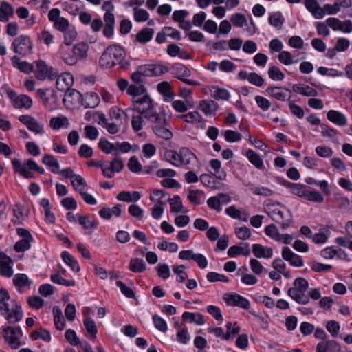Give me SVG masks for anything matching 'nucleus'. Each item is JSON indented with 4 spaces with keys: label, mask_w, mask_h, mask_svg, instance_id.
Returning <instances> with one entry per match:
<instances>
[{
    "label": "nucleus",
    "mask_w": 352,
    "mask_h": 352,
    "mask_svg": "<svg viewBox=\"0 0 352 352\" xmlns=\"http://www.w3.org/2000/svg\"><path fill=\"white\" fill-rule=\"evenodd\" d=\"M125 56L126 53L122 47L118 45H111L102 52L99 64L101 67L111 68L117 63H122Z\"/></svg>",
    "instance_id": "f257e3e1"
},
{
    "label": "nucleus",
    "mask_w": 352,
    "mask_h": 352,
    "mask_svg": "<svg viewBox=\"0 0 352 352\" xmlns=\"http://www.w3.org/2000/svg\"><path fill=\"white\" fill-rule=\"evenodd\" d=\"M143 103H146L147 104L146 109H138V113L142 115L144 118L151 121L154 125H161L165 124V126L169 125V122L166 118V114L164 113H157L155 111L154 104L151 103L148 98H145L143 100H142Z\"/></svg>",
    "instance_id": "f03ea898"
},
{
    "label": "nucleus",
    "mask_w": 352,
    "mask_h": 352,
    "mask_svg": "<svg viewBox=\"0 0 352 352\" xmlns=\"http://www.w3.org/2000/svg\"><path fill=\"white\" fill-rule=\"evenodd\" d=\"M14 53L26 56L32 53L33 43L27 35H20L15 38L12 43Z\"/></svg>",
    "instance_id": "7ed1b4c3"
},
{
    "label": "nucleus",
    "mask_w": 352,
    "mask_h": 352,
    "mask_svg": "<svg viewBox=\"0 0 352 352\" xmlns=\"http://www.w3.org/2000/svg\"><path fill=\"white\" fill-rule=\"evenodd\" d=\"M3 337L12 349H18L21 345L19 337L23 336V332L19 326H6L2 327Z\"/></svg>",
    "instance_id": "20e7f679"
},
{
    "label": "nucleus",
    "mask_w": 352,
    "mask_h": 352,
    "mask_svg": "<svg viewBox=\"0 0 352 352\" xmlns=\"http://www.w3.org/2000/svg\"><path fill=\"white\" fill-rule=\"evenodd\" d=\"M169 69L175 78L188 85L198 86L200 84L197 81L186 78L190 77L192 73L189 68L182 63H174Z\"/></svg>",
    "instance_id": "39448f33"
},
{
    "label": "nucleus",
    "mask_w": 352,
    "mask_h": 352,
    "mask_svg": "<svg viewBox=\"0 0 352 352\" xmlns=\"http://www.w3.org/2000/svg\"><path fill=\"white\" fill-rule=\"evenodd\" d=\"M8 97L12 102V105L16 109L25 108L29 109L32 106V100L27 95L21 94L18 96L14 90H9L7 92Z\"/></svg>",
    "instance_id": "423d86ee"
},
{
    "label": "nucleus",
    "mask_w": 352,
    "mask_h": 352,
    "mask_svg": "<svg viewBox=\"0 0 352 352\" xmlns=\"http://www.w3.org/2000/svg\"><path fill=\"white\" fill-rule=\"evenodd\" d=\"M223 300L228 305L236 306L245 310L250 308V301L245 297L236 293H227L223 296Z\"/></svg>",
    "instance_id": "0eeeda50"
},
{
    "label": "nucleus",
    "mask_w": 352,
    "mask_h": 352,
    "mask_svg": "<svg viewBox=\"0 0 352 352\" xmlns=\"http://www.w3.org/2000/svg\"><path fill=\"white\" fill-rule=\"evenodd\" d=\"M12 259L4 252H0V274L10 278L13 275Z\"/></svg>",
    "instance_id": "6e6552de"
},
{
    "label": "nucleus",
    "mask_w": 352,
    "mask_h": 352,
    "mask_svg": "<svg viewBox=\"0 0 352 352\" xmlns=\"http://www.w3.org/2000/svg\"><path fill=\"white\" fill-rule=\"evenodd\" d=\"M282 256L284 260L288 261L292 266L302 267L304 265V261L301 256L294 253L287 246L283 248Z\"/></svg>",
    "instance_id": "1a4fd4ad"
},
{
    "label": "nucleus",
    "mask_w": 352,
    "mask_h": 352,
    "mask_svg": "<svg viewBox=\"0 0 352 352\" xmlns=\"http://www.w3.org/2000/svg\"><path fill=\"white\" fill-rule=\"evenodd\" d=\"M143 72L145 73L147 76H159L169 72V68L166 66L159 64H146L143 65V67L140 69Z\"/></svg>",
    "instance_id": "9d476101"
},
{
    "label": "nucleus",
    "mask_w": 352,
    "mask_h": 352,
    "mask_svg": "<svg viewBox=\"0 0 352 352\" xmlns=\"http://www.w3.org/2000/svg\"><path fill=\"white\" fill-rule=\"evenodd\" d=\"M273 214L274 216L273 220L280 224L283 229L289 227L293 222L292 214L290 210H287L286 214L281 210H274Z\"/></svg>",
    "instance_id": "9b49d317"
},
{
    "label": "nucleus",
    "mask_w": 352,
    "mask_h": 352,
    "mask_svg": "<svg viewBox=\"0 0 352 352\" xmlns=\"http://www.w3.org/2000/svg\"><path fill=\"white\" fill-rule=\"evenodd\" d=\"M340 344L334 340H327L319 342L316 345V352H341Z\"/></svg>",
    "instance_id": "f8f14e48"
},
{
    "label": "nucleus",
    "mask_w": 352,
    "mask_h": 352,
    "mask_svg": "<svg viewBox=\"0 0 352 352\" xmlns=\"http://www.w3.org/2000/svg\"><path fill=\"white\" fill-rule=\"evenodd\" d=\"M74 83V77L69 73L65 72L59 75L56 79V88L60 91H65L70 88Z\"/></svg>",
    "instance_id": "ddd939ff"
},
{
    "label": "nucleus",
    "mask_w": 352,
    "mask_h": 352,
    "mask_svg": "<svg viewBox=\"0 0 352 352\" xmlns=\"http://www.w3.org/2000/svg\"><path fill=\"white\" fill-rule=\"evenodd\" d=\"M80 102L85 108H95L100 104V98L96 92L86 93L82 94Z\"/></svg>",
    "instance_id": "4468645a"
},
{
    "label": "nucleus",
    "mask_w": 352,
    "mask_h": 352,
    "mask_svg": "<svg viewBox=\"0 0 352 352\" xmlns=\"http://www.w3.org/2000/svg\"><path fill=\"white\" fill-rule=\"evenodd\" d=\"M327 119L336 125L344 126L347 124V118L342 112L330 110L327 113Z\"/></svg>",
    "instance_id": "2eb2a0df"
},
{
    "label": "nucleus",
    "mask_w": 352,
    "mask_h": 352,
    "mask_svg": "<svg viewBox=\"0 0 352 352\" xmlns=\"http://www.w3.org/2000/svg\"><path fill=\"white\" fill-rule=\"evenodd\" d=\"M252 252L256 258H270L273 255L272 248L263 246L258 243L252 245Z\"/></svg>",
    "instance_id": "dca6fc26"
},
{
    "label": "nucleus",
    "mask_w": 352,
    "mask_h": 352,
    "mask_svg": "<svg viewBox=\"0 0 352 352\" xmlns=\"http://www.w3.org/2000/svg\"><path fill=\"white\" fill-rule=\"evenodd\" d=\"M36 69H34L36 78L39 80H44L47 77L49 67L45 61L43 60H36L34 62Z\"/></svg>",
    "instance_id": "f3484780"
},
{
    "label": "nucleus",
    "mask_w": 352,
    "mask_h": 352,
    "mask_svg": "<svg viewBox=\"0 0 352 352\" xmlns=\"http://www.w3.org/2000/svg\"><path fill=\"white\" fill-rule=\"evenodd\" d=\"M243 247H240L236 245L231 246L228 249V255L230 257H234L236 255H239V254H242L245 256H249L251 252L249 244L248 243H243Z\"/></svg>",
    "instance_id": "a211bd4d"
},
{
    "label": "nucleus",
    "mask_w": 352,
    "mask_h": 352,
    "mask_svg": "<svg viewBox=\"0 0 352 352\" xmlns=\"http://www.w3.org/2000/svg\"><path fill=\"white\" fill-rule=\"evenodd\" d=\"M157 91L165 98V101H170L174 96L172 86L168 81H163L157 85Z\"/></svg>",
    "instance_id": "6ab92c4d"
},
{
    "label": "nucleus",
    "mask_w": 352,
    "mask_h": 352,
    "mask_svg": "<svg viewBox=\"0 0 352 352\" xmlns=\"http://www.w3.org/2000/svg\"><path fill=\"white\" fill-rule=\"evenodd\" d=\"M14 14V7L7 1H2L0 5V21H8Z\"/></svg>",
    "instance_id": "aec40b11"
},
{
    "label": "nucleus",
    "mask_w": 352,
    "mask_h": 352,
    "mask_svg": "<svg viewBox=\"0 0 352 352\" xmlns=\"http://www.w3.org/2000/svg\"><path fill=\"white\" fill-rule=\"evenodd\" d=\"M292 89L294 92L299 93L305 96L315 97L318 94L315 89L303 84H294Z\"/></svg>",
    "instance_id": "412c9836"
},
{
    "label": "nucleus",
    "mask_w": 352,
    "mask_h": 352,
    "mask_svg": "<svg viewBox=\"0 0 352 352\" xmlns=\"http://www.w3.org/2000/svg\"><path fill=\"white\" fill-rule=\"evenodd\" d=\"M245 156L249 162L256 168L262 170L264 168L263 162L261 156L254 150L248 149L245 153Z\"/></svg>",
    "instance_id": "4be33fe9"
},
{
    "label": "nucleus",
    "mask_w": 352,
    "mask_h": 352,
    "mask_svg": "<svg viewBox=\"0 0 352 352\" xmlns=\"http://www.w3.org/2000/svg\"><path fill=\"white\" fill-rule=\"evenodd\" d=\"M227 331L224 333L223 329L221 327H209L208 329V331L211 333H214L216 337L221 338L225 340H229L231 339V336L230 333V329L232 327V322H227L226 325Z\"/></svg>",
    "instance_id": "5701e85b"
},
{
    "label": "nucleus",
    "mask_w": 352,
    "mask_h": 352,
    "mask_svg": "<svg viewBox=\"0 0 352 352\" xmlns=\"http://www.w3.org/2000/svg\"><path fill=\"white\" fill-rule=\"evenodd\" d=\"M153 34V29L144 28L135 35V39L138 42L144 44L152 39Z\"/></svg>",
    "instance_id": "b1692460"
},
{
    "label": "nucleus",
    "mask_w": 352,
    "mask_h": 352,
    "mask_svg": "<svg viewBox=\"0 0 352 352\" xmlns=\"http://www.w3.org/2000/svg\"><path fill=\"white\" fill-rule=\"evenodd\" d=\"M199 108L206 115H210L217 111L219 105L214 100H202L200 102Z\"/></svg>",
    "instance_id": "393cba45"
},
{
    "label": "nucleus",
    "mask_w": 352,
    "mask_h": 352,
    "mask_svg": "<svg viewBox=\"0 0 352 352\" xmlns=\"http://www.w3.org/2000/svg\"><path fill=\"white\" fill-rule=\"evenodd\" d=\"M287 294L298 304L306 305L309 302V298L302 294L295 287L289 288L287 290Z\"/></svg>",
    "instance_id": "a878e982"
},
{
    "label": "nucleus",
    "mask_w": 352,
    "mask_h": 352,
    "mask_svg": "<svg viewBox=\"0 0 352 352\" xmlns=\"http://www.w3.org/2000/svg\"><path fill=\"white\" fill-rule=\"evenodd\" d=\"M13 168L16 173H19L21 176L26 179H31L34 177V175L28 171L25 166H23L20 160L14 159L12 160Z\"/></svg>",
    "instance_id": "bb28decb"
},
{
    "label": "nucleus",
    "mask_w": 352,
    "mask_h": 352,
    "mask_svg": "<svg viewBox=\"0 0 352 352\" xmlns=\"http://www.w3.org/2000/svg\"><path fill=\"white\" fill-rule=\"evenodd\" d=\"M61 258L63 260V261L67 265H69L74 272H78L80 271V268L77 260L68 252L63 251L61 253Z\"/></svg>",
    "instance_id": "cd10ccee"
},
{
    "label": "nucleus",
    "mask_w": 352,
    "mask_h": 352,
    "mask_svg": "<svg viewBox=\"0 0 352 352\" xmlns=\"http://www.w3.org/2000/svg\"><path fill=\"white\" fill-rule=\"evenodd\" d=\"M166 126L165 124L153 125L152 129L158 137L168 140L173 138V133Z\"/></svg>",
    "instance_id": "c85d7f7f"
},
{
    "label": "nucleus",
    "mask_w": 352,
    "mask_h": 352,
    "mask_svg": "<svg viewBox=\"0 0 352 352\" xmlns=\"http://www.w3.org/2000/svg\"><path fill=\"white\" fill-rule=\"evenodd\" d=\"M182 318L184 320H189V322H195L198 325H203L205 323L203 315L199 313L185 311L182 314Z\"/></svg>",
    "instance_id": "c756f323"
},
{
    "label": "nucleus",
    "mask_w": 352,
    "mask_h": 352,
    "mask_svg": "<svg viewBox=\"0 0 352 352\" xmlns=\"http://www.w3.org/2000/svg\"><path fill=\"white\" fill-rule=\"evenodd\" d=\"M129 268L134 273H140L146 269V264L143 259L135 258L131 259Z\"/></svg>",
    "instance_id": "7c9ffc66"
},
{
    "label": "nucleus",
    "mask_w": 352,
    "mask_h": 352,
    "mask_svg": "<svg viewBox=\"0 0 352 352\" xmlns=\"http://www.w3.org/2000/svg\"><path fill=\"white\" fill-rule=\"evenodd\" d=\"M23 314L21 310V307L20 305L16 304V308L13 310L12 312H8L6 316V320L10 324H14L23 318Z\"/></svg>",
    "instance_id": "2f4dec72"
},
{
    "label": "nucleus",
    "mask_w": 352,
    "mask_h": 352,
    "mask_svg": "<svg viewBox=\"0 0 352 352\" xmlns=\"http://www.w3.org/2000/svg\"><path fill=\"white\" fill-rule=\"evenodd\" d=\"M214 174L208 175V174H202L200 176V181L202 184L206 187L212 188V189H219L220 184L218 183L214 179Z\"/></svg>",
    "instance_id": "473e14b6"
},
{
    "label": "nucleus",
    "mask_w": 352,
    "mask_h": 352,
    "mask_svg": "<svg viewBox=\"0 0 352 352\" xmlns=\"http://www.w3.org/2000/svg\"><path fill=\"white\" fill-rule=\"evenodd\" d=\"M13 283L16 288L20 289L21 287L30 286L32 281L26 274L19 273L14 276Z\"/></svg>",
    "instance_id": "72a5a7b5"
},
{
    "label": "nucleus",
    "mask_w": 352,
    "mask_h": 352,
    "mask_svg": "<svg viewBox=\"0 0 352 352\" xmlns=\"http://www.w3.org/2000/svg\"><path fill=\"white\" fill-rule=\"evenodd\" d=\"M88 49L89 45L87 43H80L73 47L72 51L79 60L80 58H85L87 57Z\"/></svg>",
    "instance_id": "f704fd0d"
},
{
    "label": "nucleus",
    "mask_w": 352,
    "mask_h": 352,
    "mask_svg": "<svg viewBox=\"0 0 352 352\" xmlns=\"http://www.w3.org/2000/svg\"><path fill=\"white\" fill-rule=\"evenodd\" d=\"M42 162L50 167H52V173H58V169L59 168V163L58 160L56 159L53 155L45 154L42 159Z\"/></svg>",
    "instance_id": "c9c22d12"
},
{
    "label": "nucleus",
    "mask_w": 352,
    "mask_h": 352,
    "mask_svg": "<svg viewBox=\"0 0 352 352\" xmlns=\"http://www.w3.org/2000/svg\"><path fill=\"white\" fill-rule=\"evenodd\" d=\"M177 340L183 344H186L190 340V334L188 332V329L186 327H182V324L179 325V330L176 335Z\"/></svg>",
    "instance_id": "e433bc0d"
},
{
    "label": "nucleus",
    "mask_w": 352,
    "mask_h": 352,
    "mask_svg": "<svg viewBox=\"0 0 352 352\" xmlns=\"http://www.w3.org/2000/svg\"><path fill=\"white\" fill-rule=\"evenodd\" d=\"M164 157L175 166H180L181 162L179 153L174 150L166 151L164 153Z\"/></svg>",
    "instance_id": "4c0bfd02"
},
{
    "label": "nucleus",
    "mask_w": 352,
    "mask_h": 352,
    "mask_svg": "<svg viewBox=\"0 0 352 352\" xmlns=\"http://www.w3.org/2000/svg\"><path fill=\"white\" fill-rule=\"evenodd\" d=\"M285 22V18L280 12L273 13L269 17V23L274 27L280 28Z\"/></svg>",
    "instance_id": "58836bf2"
},
{
    "label": "nucleus",
    "mask_w": 352,
    "mask_h": 352,
    "mask_svg": "<svg viewBox=\"0 0 352 352\" xmlns=\"http://www.w3.org/2000/svg\"><path fill=\"white\" fill-rule=\"evenodd\" d=\"M281 87H269L266 89V92L271 96L272 97L275 98L276 99L285 101L286 100V94L281 91Z\"/></svg>",
    "instance_id": "ea45409f"
},
{
    "label": "nucleus",
    "mask_w": 352,
    "mask_h": 352,
    "mask_svg": "<svg viewBox=\"0 0 352 352\" xmlns=\"http://www.w3.org/2000/svg\"><path fill=\"white\" fill-rule=\"evenodd\" d=\"M65 338L67 342H69L73 346H78L81 344L80 338L77 336L76 333L74 330L69 329L65 333Z\"/></svg>",
    "instance_id": "a19ab883"
},
{
    "label": "nucleus",
    "mask_w": 352,
    "mask_h": 352,
    "mask_svg": "<svg viewBox=\"0 0 352 352\" xmlns=\"http://www.w3.org/2000/svg\"><path fill=\"white\" fill-rule=\"evenodd\" d=\"M72 185L76 191L79 193L83 190V188L87 186L85 180L80 175H76L72 180Z\"/></svg>",
    "instance_id": "79ce46f5"
},
{
    "label": "nucleus",
    "mask_w": 352,
    "mask_h": 352,
    "mask_svg": "<svg viewBox=\"0 0 352 352\" xmlns=\"http://www.w3.org/2000/svg\"><path fill=\"white\" fill-rule=\"evenodd\" d=\"M99 148L105 153L109 154L116 150V146L106 138H102L98 143Z\"/></svg>",
    "instance_id": "37998d69"
},
{
    "label": "nucleus",
    "mask_w": 352,
    "mask_h": 352,
    "mask_svg": "<svg viewBox=\"0 0 352 352\" xmlns=\"http://www.w3.org/2000/svg\"><path fill=\"white\" fill-rule=\"evenodd\" d=\"M86 330L94 337H96L98 329L95 321L91 318H86L83 321Z\"/></svg>",
    "instance_id": "c03bdc74"
},
{
    "label": "nucleus",
    "mask_w": 352,
    "mask_h": 352,
    "mask_svg": "<svg viewBox=\"0 0 352 352\" xmlns=\"http://www.w3.org/2000/svg\"><path fill=\"white\" fill-rule=\"evenodd\" d=\"M207 280L210 282L214 283L221 281L223 283H228L230 279L224 274H219L214 272H210L206 276Z\"/></svg>",
    "instance_id": "a18cd8bd"
},
{
    "label": "nucleus",
    "mask_w": 352,
    "mask_h": 352,
    "mask_svg": "<svg viewBox=\"0 0 352 352\" xmlns=\"http://www.w3.org/2000/svg\"><path fill=\"white\" fill-rule=\"evenodd\" d=\"M230 21L234 27H243L247 24V19L244 14L235 13L230 17Z\"/></svg>",
    "instance_id": "49530a36"
},
{
    "label": "nucleus",
    "mask_w": 352,
    "mask_h": 352,
    "mask_svg": "<svg viewBox=\"0 0 352 352\" xmlns=\"http://www.w3.org/2000/svg\"><path fill=\"white\" fill-rule=\"evenodd\" d=\"M168 201L170 204L172 212H179L182 208V202L179 195H175L173 199L168 197Z\"/></svg>",
    "instance_id": "de8ad7c7"
},
{
    "label": "nucleus",
    "mask_w": 352,
    "mask_h": 352,
    "mask_svg": "<svg viewBox=\"0 0 352 352\" xmlns=\"http://www.w3.org/2000/svg\"><path fill=\"white\" fill-rule=\"evenodd\" d=\"M153 322L156 329L159 331L165 333L167 329V324L166 322L157 314H155L153 316Z\"/></svg>",
    "instance_id": "09e8293b"
},
{
    "label": "nucleus",
    "mask_w": 352,
    "mask_h": 352,
    "mask_svg": "<svg viewBox=\"0 0 352 352\" xmlns=\"http://www.w3.org/2000/svg\"><path fill=\"white\" fill-rule=\"evenodd\" d=\"M184 269L185 266L183 265L173 267L174 273L177 274V281L179 283H184L188 277Z\"/></svg>",
    "instance_id": "8fccbe9b"
},
{
    "label": "nucleus",
    "mask_w": 352,
    "mask_h": 352,
    "mask_svg": "<svg viewBox=\"0 0 352 352\" xmlns=\"http://www.w3.org/2000/svg\"><path fill=\"white\" fill-rule=\"evenodd\" d=\"M268 74L270 78L273 80H282L285 78L284 74L276 66H271L269 68Z\"/></svg>",
    "instance_id": "3c124183"
},
{
    "label": "nucleus",
    "mask_w": 352,
    "mask_h": 352,
    "mask_svg": "<svg viewBox=\"0 0 352 352\" xmlns=\"http://www.w3.org/2000/svg\"><path fill=\"white\" fill-rule=\"evenodd\" d=\"M127 166L131 172L135 173H140L142 170V165L135 155L132 156L129 159Z\"/></svg>",
    "instance_id": "603ef678"
},
{
    "label": "nucleus",
    "mask_w": 352,
    "mask_h": 352,
    "mask_svg": "<svg viewBox=\"0 0 352 352\" xmlns=\"http://www.w3.org/2000/svg\"><path fill=\"white\" fill-rule=\"evenodd\" d=\"M294 285L298 292H300L302 294H304L308 289L309 283L305 278L299 277L294 280Z\"/></svg>",
    "instance_id": "864d4df0"
},
{
    "label": "nucleus",
    "mask_w": 352,
    "mask_h": 352,
    "mask_svg": "<svg viewBox=\"0 0 352 352\" xmlns=\"http://www.w3.org/2000/svg\"><path fill=\"white\" fill-rule=\"evenodd\" d=\"M32 241L27 239H21L18 241L14 245V250L16 252H22L28 250L31 247Z\"/></svg>",
    "instance_id": "5fc2aeb1"
},
{
    "label": "nucleus",
    "mask_w": 352,
    "mask_h": 352,
    "mask_svg": "<svg viewBox=\"0 0 352 352\" xmlns=\"http://www.w3.org/2000/svg\"><path fill=\"white\" fill-rule=\"evenodd\" d=\"M235 234L238 239L246 240L251 236V230L245 226L241 228H236Z\"/></svg>",
    "instance_id": "6e6d98bb"
},
{
    "label": "nucleus",
    "mask_w": 352,
    "mask_h": 352,
    "mask_svg": "<svg viewBox=\"0 0 352 352\" xmlns=\"http://www.w3.org/2000/svg\"><path fill=\"white\" fill-rule=\"evenodd\" d=\"M148 12L142 8H135L134 9V19L137 22H144L148 19Z\"/></svg>",
    "instance_id": "4d7b16f0"
},
{
    "label": "nucleus",
    "mask_w": 352,
    "mask_h": 352,
    "mask_svg": "<svg viewBox=\"0 0 352 352\" xmlns=\"http://www.w3.org/2000/svg\"><path fill=\"white\" fill-rule=\"evenodd\" d=\"M127 93L133 97H136L146 93V89L143 85H131L128 87Z\"/></svg>",
    "instance_id": "13d9d810"
},
{
    "label": "nucleus",
    "mask_w": 352,
    "mask_h": 352,
    "mask_svg": "<svg viewBox=\"0 0 352 352\" xmlns=\"http://www.w3.org/2000/svg\"><path fill=\"white\" fill-rule=\"evenodd\" d=\"M157 275L166 280L170 276V268L166 263H159L156 267Z\"/></svg>",
    "instance_id": "bf43d9fd"
},
{
    "label": "nucleus",
    "mask_w": 352,
    "mask_h": 352,
    "mask_svg": "<svg viewBox=\"0 0 352 352\" xmlns=\"http://www.w3.org/2000/svg\"><path fill=\"white\" fill-rule=\"evenodd\" d=\"M144 116L139 113L138 116H133L131 119V126L133 129L138 132L142 129L144 121Z\"/></svg>",
    "instance_id": "052dcab7"
},
{
    "label": "nucleus",
    "mask_w": 352,
    "mask_h": 352,
    "mask_svg": "<svg viewBox=\"0 0 352 352\" xmlns=\"http://www.w3.org/2000/svg\"><path fill=\"white\" fill-rule=\"evenodd\" d=\"M224 138L228 142H236L241 140V135L235 131L226 130L224 133Z\"/></svg>",
    "instance_id": "680f3d73"
},
{
    "label": "nucleus",
    "mask_w": 352,
    "mask_h": 352,
    "mask_svg": "<svg viewBox=\"0 0 352 352\" xmlns=\"http://www.w3.org/2000/svg\"><path fill=\"white\" fill-rule=\"evenodd\" d=\"M265 233L273 239L280 240V234L274 224H270L267 226L265 229Z\"/></svg>",
    "instance_id": "e2e57ef3"
},
{
    "label": "nucleus",
    "mask_w": 352,
    "mask_h": 352,
    "mask_svg": "<svg viewBox=\"0 0 352 352\" xmlns=\"http://www.w3.org/2000/svg\"><path fill=\"white\" fill-rule=\"evenodd\" d=\"M29 306L35 309H39L43 307L44 300L38 296H30L28 299Z\"/></svg>",
    "instance_id": "0e129e2a"
},
{
    "label": "nucleus",
    "mask_w": 352,
    "mask_h": 352,
    "mask_svg": "<svg viewBox=\"0 0 352 352\" xmlns=\"http://www.w3.org/2000/svg\"><path fill=\"white\" fill-rule=\"evenodd\" d=\"M326 329L333 338H336L339 333L340 326L337 321L329 320L327 322Z\"/></svg>",
    "instance_id": "69168bd1"
},
{
    "label": "nucleus",
    "mask_w": 352,
    "mask_h": 352,
    "mask_svg": "<svg viewBox=\"0 0 352 352\" xmlns=\"http://www.w3.org/2000/svg\"><path fill=\"white\" fill-rule=\"evenodd\" d=\"M182 118L186 122H194L202 121V117L197 111L189 112L186 115H182Z\"/></svg>",
    "instance_id": "338daca9"
},
{
    "label": "nucleus",
    "mask_w": 352,
    "mask_h": 352,
    "mask_svg": "<svg viewBox=\"0 0 352 352\" xmlns=\"http://www.w3.org/2000/svg\"><path fill=\"white\" fill-rule=\"evenodd\" d=\"M64 33V43L66 45H70L78 36L77 32L74 29H68Z\"/></svg>",
    "instance_id": "774afa93"
}]
</instances>
